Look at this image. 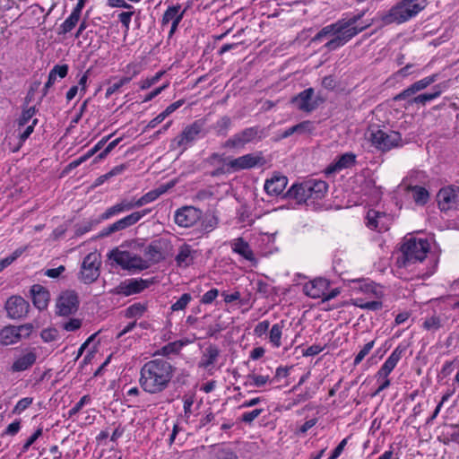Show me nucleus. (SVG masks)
Returning <instances> with one entry per match:
<instances>
[{
  "instance_id": "nucleus-13",
  "label": "nucleus",
  "mask_w": 459,
  "mask_h": 459,
  "mask_svg": "<svg viewBox=\"0 0 459 459\" xmlns=\"http://www.w3.org/2000/svg\"><path fill=\"white\" fill-rule=\"evenodd\" d=\"M202 215V210L192 205H186L176 210L174 221L181 228H190L201 220Z\"/></svg>"
},
{
  "instance_id": "nucleus-12",
  "label": "nucleus",
  "mask_w": 459,
  "mask_h": 459,
  "mask_svg": "<svg viewBox=\"0 0 459 459\" xmlns=\"http://www.w3.org/2000/svg\"><path fill=\"white\" fill-rule=\"evenodd\" d=\"M437 202L442 212L456 210L459 206V186H448L441 188L437 195Z\"/></svg>"
},
{
  "instance_id": "nucleus-20",
  "label": "nucleus",
  "mask_w": 459,
  "mask_h": 459,
  "mask_svg": "<svg viewBox=\"0 0 459 459\" xmlns=\"http://www.w3.org/2000/svg\"><path fill=\"white\" fill-rule=\"evenodd\" d=\"M329 282L323 278H317L306 283L303 287L304 293L312 299H322L327 290Z\"/></svg>"
},
{
  "instance_id": "nucleus-10",
  "label": "nucleus",
  "mask_w": 459,
  "mask_h": 459,
  "mask_svg": "<svg viewBox=\"0 0 459 459\" xmlns=\"http://www.w3.org/2000/svg\"><path fill=\"white\" fill-rule=\"evenodd\" d=\"M79 304V297L74 290L62 291L56 301V314L69 316L78 310Z\"/></svg>"
},
{
  "instance_id": "nucleus-30",
  "label": "nucleus",
  "mask_w": 459,
  "mask_h": 459,
  "mask_svg": "<svg viewBox=\"0 0 459 459\" xmlns=\"http://www.w3.org/2000/svg\"><path fill=\"white\" fill-rule=\"evenodd\" d=\"M68 65H56L49 72L48 81L43 88V95H47L48 91L51 88L56 78L59 77L61 79L65 78L68 74Z\"/></svg>"
},
{
  "instance_id": "nucleus-2",
  "label": "nucleus",
  "mask_w": 459,
  "mask_h": 459,
  "mask_svg": "<svg viewBox=\"0 0 459 459\" xmlns=\"http://www.w3.org/2000/svg\"><path fill=\"white\" fill-rule=\"evenodd\" d=\"M174 367L166 359H155L141 368L139 383L143 390L151 394L166 390L174 376Z\"/></svg>"
},
{
  "instance_id": "nucleus-29",
  "label": "nucleus",
  "mask_w": 459,
  "mask_h": 459,
  "mask_svg": "<svg viewBox=\"0 0 459 459\" xmlns=\"http://www.w3.org/2000/svg\"><path fill=\"white\" fill-rule=\"evenodd\" d=\"M82 10V4L81 3H77L71 14L65 20V22L60 25L59 34H66L70 32L78 23L81 13Z\"/></svg>"
},
{
  "instance_id": "nucleus-4",
  "label": "nucleus",
  "mask_w": 459,
  "mask_h": 459,
  "mask_svg": "<svg viewBox=\"0 0 459 459\" xmlns=\"http://www.w3.org/2000/svg\"><path fill=\"white\" fill-rule=\"evenodd\" d=\"M430 249L427 239L411 238L401 247L402 257L398 259L400 266L408 267L411 264L422 262Z\"/></svg>"
},
{
  "instance_id": "nucleus-1",
  "label": "nucleus",
  "mask_w": 459,
  "mask_h": 459,
  "mask_svg": "<svg viewBox=\"0 0 459 459\" xmlns=\"http://www.w3.org/2000/svg\"><path fill=\"white\" fill-rule=\"evenodd\" d=\"M365 13L366 11H361L351 17L340 19L334 23L323 27L312 38L311 42H320L325 38L332 37V39L325 44L326 49L332 51L344 46L351 39L370 26V23H358Z\"/></svg>"
},
{
  "instance_id": "nucleus-54",
  "label": "nucleus",
  "mask_w": 459,
  "mask_h": 459,
  "mask_svg": "<svg viewBox=\"0 0 459 459\" xmlns=\"http://www.w3.org/2000/svg\"><path fill=\"white\" fill-rule=\"evenodd\" d=\"M184 414L186 418H189L192 414V406L195 401L194 394H186L184 395Z\"/></svg>"
},
{
  "instance_id": "nucleus-23",
  "label": "nucleus",
  "mask_w": 459,
  "mask_h": 459,
  "mask_svg": "<svg viewBox=\"0 0 459 459\" xmlns=\"http://www.w3.org/2000/svg\"><path fill=\"white\" fill-rule=\"evenodd\" d=\"M166 243L163 239H156L152 241L144 249V256L148 263H159L164 259L163 248Z\"/></svg>"
},
{
  "instance_id": "nucleus-47",
  "label": "nucleus",
  "mask_w": 459,
  "mask_h": 459,
  "mask_svg": "<svg viewBox=\"0 0 459 459\" xmlns=\"http://www.w3.org/2000/svg\"><path fill=\"white\" fill-rule=\"evenodd\" d=\"M374 345H375V341H371L363 346V348L359 351V352L356 355V357L354 359V361H353L354 366L359 365L363 360V359L370 352V351L372 350Z\"/></svg>"
},
{
  "instance_id": "nucleus-3",
  "label": "nucleus",
  "mask_w": 459,
  "mask_h": 459,
  "mask_svg": "<svg viewBox=\"0 0 459 459\" xmlns=\"http://www.w3.org/2000/svg\"><path fill=\"white\" fill-rule=\"evenodd\" d=\"M328 190V184L323 180L310 179L301 184L293 185L287 192V196L295 199L299 204L307 200L322 199Z\"/></svg>"
},
{
  "instance_id": "nucleus-53",
  "label": "nucleus",
  "mask_w": 459,
  "mask_h": 459,
  "mask_svg": "<svg viewBox=\"0 0 459 459\" xmlns=\"http://www.w3.org/2000/svg\"><path fill=\"white\" fill-rule=\"evenodd\" d=\"M163 74H164V72L160 71L155 75H153L152 77L146 78L145 80H143L141 82V86H140L141 90L149 89L151 86H152L153 84L158 82Z\"/></svg>"
},
{
  "instance_id": "nucleus-52",
  "label": "nucleus",
  "mask_w": 459,
  "mask_h": 459,
  "mask_svg": "<svg viewBox=\"0 0 459 459\" xmlns=\"http://www.w3.org/2000/svg\"><path fill=\"white\" fill-rule=\"evenodd\" d=\"M82 326V320L79 318H70L67 322L62 325L63 329L67 332H74L80 329Z\"/></svg>"
},
{
  "instance_id": "nucleus-8",
  "label": "nucleus",
  "mask_w": 459,
  "mask_h": 459,
  "mask_svg": "<svg viewBox=\"0 0 459 459\" xmlns=\"http://www.w3.org/2000/svg\"><path fill=\"white\" fill-rule=\"evenodd\" d=\"M406 351V347L403 345H398L391 353V355L386 359L385 363L382 365L380 369L377 372L378 377L384 378V381L382 384L378 386V388L375 391V393L372 394L373 396H376L379 394L383 390L387 388L391 382L388 379L389 374L394 370V368L396 367L397 363L401 359L403 354Z\"/></svg>"
},
{
  "instance_id": "nucleus-34",
  "label": "nucleus",
  "mask_w": 459,
  "mask_h": 459,
  "mask_svg": "<svg viewBox=\"0 0 459 459\" xmlns=\"http://www.w3.org/2000/svg\"><path fill=\"white\" fill-rule=\"evenodd\" d=\"M231 126V118L228 116H222L214 124L212 125L211 129H212L219 136H226Z\"/></svg>"
},
{
  "instance_id": "nucleus-50",
  "label": "nucleus",
  "mask_w": 459,
  "mask_h": 459,
  "mask_svg": "<svg viewBox=\"0 0 459 459\" xmlns=\"http://www.w3.org/2000/svg\"><path fill=\"white\" fill-rule=\"evenodd\" d=\"M214 459H238L237 455L230 449L216 447L213 449Z\"/></svg>"
},
{
  "instance_id": "nucleus-56",
  "label": "nucleus",
  "mask_w": 459,
  "mask_h": 459,
  "mask_svg": "<svg viewBox=\"0 0 459 459\" xmlns=\"http://www.w3.org/2000/svg\"><path fill=\"white\" fill-rule=\"evenodd\" d=\"M91 401V397L90 395L86 394V395H83L78 403H76V404L69 411V416H73V415H75L77 414L81 410L82 408L84 406V404L90 403Z\"/></svg>"
},
{
  "instance_id": "nucleus-35",
  "label": "nucleus",
  "mask_w": 459,
  "mask_h": 459,
  "mask_svg": "<svg viewBox=\"0 0 459 459\" xmlns=\"http://www.w3.org/2000/svg\"><path fill=\"white\" fill-rule=\"evenodd\" d=\"M408 190L411 192L412 198L416 204L418 205H425L429 199V191L420 186H408Z\"/></svg>"
},
{
  "instance_id": "nucleus-46",
  "label": "nucleus",
  "mask_w": 459,
  "mask_h": 459,
  "mask_svg": "<svg viewBox=\"0 0 459 459\" xmlns=\"http://www.w3.org/2000/svg\"><path fill=\"white\" fill-rule=\"evenodd\" d=\"M247 378L252 380L251 383H249L250 385H254L255 387H262L265 385L269 381L270 377L269 376H261V375H255V374H249L247 376ZM246 385H248V383H245Z\"/></svg>"
},
{
  "instance_id": "nucleus-14",
  "label": "nucleus",
  "mask_w": 459,
  "mask_h": 459,
  "mask_svg": "<svg viewBox=\"0 0 459 459\" xmlns=\"http://www.w3.org/2000/svg\"><path fill=\"white\" fill-rule=\"evenodd\" d=\"M4 308L9 318L22 319L29 313L30 304L22 297L14 295L6 300Z\"/></svg>"
},
{
  "instance_id": "nucleus-61",
  "label": "nucleus",
  "mask_w": 459,
  "mask_h": 459,
  "mask_svg": "<svg viewBox=\"0 0 459 459\" xmlns=\"http://www.w3.org/2000/svg\"><path fill=\"white\" fill-rule=\"evenodd\" d=\"M32 403V398L30 397H25L21 399L14 408V412H22L24 410H26L30 404Z\"/></svg>"
},
{
  "instance_id": "nucleus-26",
  "label": "nucleus",
  "mask_w": 459,
  "mask_h": 459,
  "mask_svg": "<svg viewBox=\"0 0 459 459\" xmlns=\"http://www.w3.org/2000/svg\"><path fill=\"white\" fill-rule=\"evenodd\" d=\"M356 162V155L352 152H346L342 154L337 160L333 163L330 164L326 169V174H333L334 172L340 171L343 169H347L354 165Z\"/></svg>"
},
{
  "instance_id": "nucleus-59",
  "label": "nucleus",
  "mask_w": 459,
  "mask_h": 459,
  "mask_svg": "<svg viewBox=\"0 0 459 459\" xmlns=\"http://www.w3.org/2000/svg\"><path fill=\"white\" fill-rule=\"evenodd\" d=\"M218 294L217 289H212L203 295L201 301L204 304H211L217 298Z\"/></svg>"
},
{
  "instance_id": "nucleus-62",
  "label": "nucleus",
  "mask_w": 459,
  "mask_h": 459,
  "mask_svg": "<svg viewBox=\"0 0 459 459\" xmlns=\"http://www.w3.org/2000/svg\"><path fill=\"white\" fill-rule=\"evenodd\" d=\"M65 271V267L64 265H59L58 267L56 268H52V269H47L45 272H44V275L49 277V278H53V279H56L58 278Z\"/></svg>"
},
{
  "instance_id": "nucleus-40",
  "label": "nucleus",
  "mask_w": 459,
  "mask_h": 459,
  "mask_svg": "<svg viewBox=\"0 0 459 459\" xmlns=\"http://www.w3.org/2000/svg\"><path fill=\"white\" fill-rule=\"evenodd\" d=\"M36 108L35 107H30L28 108H23L22 115L20 116L18 119V129L21 130L22 127L27 126L29 122L33 118V117L36 114Z\"/></svg>"
},
{
  "instance_id": "nucleus-31",
  "label": "nucleus",
  "mask_w": 459,
  "mask_h": 459,
  "mask_svg": "<svg viewBox=\"0 0 459 459\" xmlns=\"http://www.w3.org/2000/svg\"><path fill=\"white\" fill-rule=\"evenodd\" d=\"M219 355H220L219 348L212 344L209 345L205 349V351L201 358V360L198 364L199 368H210L217 361Z\"/></svg>"
},
{
  "instance_id": "nucleus-19",
  "label": "nucleus",
  "mask_w": 459,
  "mask_h": 459,
  "mask_svg": "<svg viewBox=\"0 0 459 459\" xmlns=\"http://www.w3.org/2000/svg\"><path fill=\"white\" fill-rule=\"evenodd\" d=\"M150 281L143 279H130L121 282L116 289L117 294L130 296L137 294L145 290Z\"/></svg>"
},
{
  "instance_id": "nucleus-36",
  "label": "nucleus",
  "mask_w": 459,
  "mask_h": 459,
  "mask_svg": "<svg viewBox=\"0 0 459 459\" xmlns=\"http://www.w3.org/2000/svg\"><path fill=\"white\" fill-rule=\"evenodd\" d=\"M200 223V231L203 234H207L214 230L219 223L217 216L212 213H205L202 215Z\"/></svg>"
},
{
  "instance_id": "nucleus-25",
  "label": "nucleus",
  "mask_w": 459,
  "mask_h": 459,
  "mask_svg": "<svg viewBox=\"0 0 459 459\" xmlns=\"http://www.w3.org/2000/svg\"><path fill=\"white\" fill-rule=\"evenodd\" d=\"M151 209H143L142 211L134 212L114 222V229H117V231L124 230L136 224L142 218L151 212Z\"/></svg>"
},
{
  "instance_id": "nucleus-37",
  "label": "nucleus",
  "mask_w": 459,
  "mask_h": 459,
  "mask_svg": "<svg viewBox=\"0 0 459 459\" xmlns=\"http://www.w3.org/2000/svg\"><path fill=\"white\" fill-rule=\"evenodd\" d=\"M166 192L165 188H158L152 191H149L140 198L136 199L138 207H142L147 204H150L153 201H155L157 198L160 197L162 194Z\"/></svg>"
},
{
  "instance_id": "nucleus-57",
  "label": "nucleus",
  "mask_w": 459,
  "mask_h": 459,
  "mask_svg": "<svg viewBox=\"0 0 459 459\" xmlns=\"http://www.w3.org/2000/svg\"><path fill=\"white\" fill-rule=\"evenodd\" d=\"M16 330L18 331L20 340L22 338H28L33 330L32 324H24L19 326H16Z\"/></svg>"
},
{
  "instance_id": "nucleus-16",
  "label": "nucleus",
  "mask_w": 459,
  "mask_h": 459,
  "mask_svg": "<svg viewBox=\"0 0 459 459\" xmlns=\"http://www.w3.org/2000/svg\"><path fill=\"white\" fill-rule=\"evenodd\" d=\"M259 133L260 131L257 126L245 128L228 139L224 143V147L233 149L242 148L246 144L253 142L258 136Z\"/></svg>"
},
{
  "instance_id": "nucleus-64",
  "label": "nucleus",
  "mask_w": 459,
  "mask_h": 459,
  "mask_svg": "<svg viewBox=\"0 0 459 459\" xmlns=\"http://www.w3.org/2000/svg\"><path fill=\"white\" fill-rule=\"evenodd\" d=\"M41 338L46 342H50L56 340V331L55 329H44L40 333Z\"/></svg>"
},
{
  "instance_id": "nucleus-39",
  "label": "nucleus",
  "mask_w": 459,
  "mask_h": 459,
  "mask_svg": "<svg viewBox=\"0 0 459 459\" xmlns=\"http://www.w3.org/2000/svg\"><path fill=\"white\" fill-rule=\"evenodd\" d=\"M146 309V304L141 302L134 303L126 308V316L128 318L140 317L143 315Z\"/></svg>"
},
{
  "instance_id": "nucleus-32",
  "label": "nucleus",
  "mask_w": 459,
  "mask_h": 459,
  "mask_svg": "<svg viewBox=\"0 0 459 459\" xmlns=\"http://www.w3.org/2000/svg\"><path fill=\"white\" fill-rule=\"evenodd\" d=\"M20 337L15 325L4 326L0 331V343L3 345H11L20 342Z\"/></svg>"
},
{
  "instance_id": "nucleus-41",
  "label": "nucleus",
  "mask_w": 459,
  "mask_h": 459,
  "mask_svg": "<svg viewBox=\"0 0 459 459\" xmlns=\"http://www.w3.org/2000/svg\"><path fill=\"white\" fill-rule=\"evenodd\" d=\"M283 322H281V324H274L271 330H270V342L273 344L275 347H280L281 345V331L283 327Z\"/></svg>"
},
{
  "instance_id": "nucleus-27",
  "label": "nucleus",
  "mask_w": 459,
  "mask_h": 459,
  "mask_svg": "<svg viewBox=\"0 0 459 459\" xmlns=\"http://www.w3.org/2000/svg\"><path fill=\"white\" fill-rule=\"evenodd\" d=\"M231 248L234 253L238 254L246 260L254 264L256 263V259L249 244L245 241L244 238H238L234 239L231 243Z\"/></svg>"
},
{
  "instance_id": "nucleus-63",
  "label": "nucleus",
  "mask_w": 459,
  "mask_h": 459,
  "mask_svg": "<svg viewBox=\"0 0 459 459\" xmlns=\"http://www.w3.org/2000/svg\"><path fill=\"white\" fill-rule=\"evenodd\" d=\"M97 223H99V221H88L82 225L77 226L75 234L77 236H82V235L85 234L86 232L90 231L92 229V227Z\"/></svg>"
},
{
  "instance_id": "nucleus-6",
  "label": "nucleus",
  "mask_w": 459,
  "mask_h": 459,
  "mask_svg": "<svg viewBox=\"0 0 459 459\" xmlns=\"http://www.w3.org/2000/svg\"><path fill=\"white\" fill-rule=\"evenodd\" d=\"M204 121L198 119L184 127L182 132L170 142V149L185 152L204 132Z\"/></svg>"
},
{
  "instance_id": "nucleus-11",
  "label": "nucleus",
  "mask_w": 459,
  "mask_h": 459,
  "mask_svg": "<svg viewBox=\"0 0 459 459\" xmlns=\"http://www.w3.org/2000/svg\"><path fill=\"white\" fill-rule=\"evenodd\" d=\"M100 261L95 253L88 254L82 261L80 279L85 284L94 282L100 276Z\"/></svg>"
},
{
  "instance_id": "nucleus-21",
  "label": "nucleus",
  "mask_w": 459,
  "mask_h": 459,
  "mask_svg": "<svg viewBox=\"0 0 459 459\" xmlns=\"http://www.w3.org/2000/svg\"><path fill=\"white\" fill-rule=\"evenodd\" d=\"M33 305L39 309L47 308L50 299V293L44 286L34 284L30 290Z\"/></svg>"
},
{
  "instance_id": "nucleus-43",
  "label": "nucleus",
  "mask_w": 459,
  "mask_h": 459,
  "mask_svg": "<svg viewBox=\"0 0 459 459\" xmlns=\"http://www.w3.org/2000/svg\"><path fill=\"white\" fill-rule=\"evenodd\" d=\"M180 5L169 6L163 13L161 23L167 25L170 21H174L179 16Z\"/></svg>"
},
{
  "instance_id": "nucleus-24",
  "label": "nucleus",
  "mask_w": 459,
  "mask_h": 459,
  "mask_svg": "<svg viewBox=\"0 0 459 459\" xmlns=\"http://www.w3.org/2000/svg\"><path fill=\"white\" fill-rule=\"evenodd\" d=\"M288 184L285 176L276 174L264 183V190L269 195L277 196L281 195Z\"/></svg>"
},
{
  "instance_id": "nucleus-60",
  "label": "nucleus",
  "mask_w": 459,
  "mask_h": 459,
  "mask_svg": "<svg viewBox=\"0 0 459 459\" xmlns=\"http://www.w3.org/2000/svg\"><path fill=\"white\" fill-rule=\"evenodd\" d=\"M42 435V429H38L22 446V452H26L30 446Z\"/></svg>"
},
{
  "instance_id": "nucleus-38",
  "label": "nucleus",
  "mask_w": 459,
  "mask_h": 459,
  "mask_svg": "<svg viewBox=\"0 0 459 459\" xmlns=\"http://www.w3.org/2000/svg\"><path fill=\"white\" fill-rule=\"evenodd\" d=\"M352 304L359 308L377 311L383 307V303L379 300L364 301L362 299H352Z\"/></svg>"
},
{
  "instance_id": "nucleus-55",
  "label": "nucleus",
  "mask_w": 459,
  "mask_h": 459,
  "mask_svg": "<svg viewBox=\"0 0 459 459\" xmlns=\"http://www.w3.org/2000/svg\"><path fill=\"white\" fill-rule=\"evenodd\" d=\"M263 409H255L242 414L241 421L251 424L263 411Z\"/></svg>"
},
{
  "instance_id": "nucleus-22",
  "label": "nucleus",
  "mask_w": 459,
  "mask_h": 459,
  "mask_svg": "<svg viewBox=\"0 0 459 459\" xmlns=\"http://www.w3.org/2000/svg\"><path fill=\"white\" fill-rule=\"evenodd\" d=\"M197 251L188 244H182L178 247V252L175 257L177 266L186 268L194 264Z\"/></svg>"
},
{
  "instance_id": "nucleus-51",
  "label": "nucleus",
  "mask_w": 459,
  "mask_h": 459,
  "mask_svg": "<svg viewBox=\"0 0 459 459\" xmlns=\"http://www.w3.org/2000/svg\"><path fill=\"white\" fill-rule=\"evenodd\" d=\"M37 123H38V119L33 118L30 125H27L23 127L24 128L23 131H22V129L19 130L20 132L18 133V136L22 143L24 142L27 138H29V136L32 134V132L34 130V126H36Z\"/></svg>"
},
{
  "instance_id": "nucleus-44",
  "label": "nucleus",
  "mask_w": 459,
  "mask_h": 459,
  "mask_svg": "<svg viewBox=\"0 0 459 459\" xmlns=\"http://www.w3.org/2000/svg\"><path fill=\"white\" fill-rule=\"evenodd\" d=\"M295 128L298 134H312L316 130L314 122L310 120H305L295 125Z\"/></svg>"
},
{
  "instance_id": "nucleus-9",
  "label": "nucleus",
  "mask_w": 459,
  "mask_h": 459,
  "mask_svg": "<svg viewBox=\"0 0 459 459\" xmlns=\"http://www.w3.org/2000/svg\"><path fill=\"white\" fill-rule=\"evenodd\" d=\"M108 258L115 261L122 268L127 270H144L150 266L148 261L143 259L141 256L133 255L129 251L113 249L109 252Z\"/></svg>"
},
{
  "instance_id": "nucleus-7",
  "label": "nucleus",
  "mask_w": 459,
  "mask_h": 459,
  "mask_svg": "<svg viewBox=\"0 0 459 459\" xmlns=\"http://www.w3.org/2000/svg\"><path fill=\"white\" fill-rule=\"evenodd\" d=\"M372 144L382 152H388L402 145V135L396 131L385 132L381 129L372 130L370 133Z\"/></svg>"
},
{
  "instance_id": "nucleus-48",
  "label": "nucleus",
  "mask_w": 459,
  "mask_h": 459,
  "mask_svg": "<svg viewBox=\"0 0 459 459\" xmlns=\"http://www.w3.org/2000/svg\"><path fill=\"white\" fill-rule=\"evenodd\" d=\"M131 77H123L118 82L112 83L106 90V98L110 97L117 91L122 86L127 84L131 81Z\"/></svg>"
},
{
  "instance_id": "nucleus-33",
  "label": "nucleus",
  "mask_w": 459,
  "mask_h": 459,
  "mask_svg": "<svg viewBox=\"0 0 459 459\" xmlns=\"http://www.w3.org/2000/svg\"><path fill=\"white\" fill-rule=\"evenodd\" d=\"M37 356L34 352L30 351L18 358L13 364L12 369L14 372L24 371L30 368L36 361Z\"/></svg>"
},
{
  "instance_id": "nucleus-18",
  "label": "nucleus",
  "mask_w": 459,
  "mask_h": 459,
  "mask_svg": "<svg viewBox=\"0 0 459 459\" xmlns=\"http://www.w3.org/2000/svg\"><path fill=\"white\" fill-rule=\"evenodd\" d=\"M264 163V160L263 156L248 153L230 160L228 165L233 171H238L262 166Z\"/></svg>"
},
{
  "instance_id": "nucleus-42",
  "label": "nucleus",
  "mask_w": 459,
  "mask_h": 459,
  "mask_svg": "<svg viewBox=\"0 0 459 459\" xmlns=\"http://www.w3.org/2000/svg\"><path fill=\"white\" fill-rule=\"evenodd\" d=\"M379 212L369 210L367 215V226L372 230H382V227H379V219L383 217Z\"/></svg>"
},
{
  "instance_id": "nucleus-45",
  "label": "nucleus",
  "mask_w": 459,
  "mask_h": 459,
  "mask_svg": "<svg viewBox=\"0 0 459 459\" xmlns=\"http://www.w3.org/2000/svg\"><path fill=\"white\" fill-rule=\"evenodd\" d=\"M192 300V296L189 293H184L175 303L171 305L172 311L184 310L189 302Z\"/></svg>"
},
{
  "instance_id": "nucleus-5",
  "label": "nucleus",
  "mask_w": 459,
  "mask_h": 459,
  "mask_svg": "<svg viewBox=\"0 0 459 459\" xmlns=\"http://www.w3.org/2000/svg\"><path fill=\"white\" fill-rule=\"evenodd\" d=\"M417 0H403L392 7L388 13L381 18L384 24L403 23L417 15L421 7L416 3Z\"/></svg>"
},
{
  "instance_id": "nucleus-17",
  "label": "nucleus",
  "mask_w": 459,
  "mask_h": 459,
  "mask_svg": "<svg viewBox=\"0 0 459 459\" xmlns=\"http://www.w3.org/2000/svg\"><path fill=\"white\" fill-rule=\"evenodd\" d=\"M438 79V74H434L432 75L427 76L421 80H419L412 84H411L409 87L404 89L403 91H401L399 94L394 96V100L399 101V100H405L406 99H409L410 97L413 96L417 92L425 90L428 88L430 84L435 82Z\"/></svg>"
},
{
  "instance_id": "nucleus-49",
  "label": "nucleus",
  "mask_w": 459,
  "mask_h": 459,
  "mask_svg": "<svg viewBox=\"0 0 459 459\" xmlns=\"http://www.w3.org/2000/svg\"><path fill=\"white\" fill-rule=\"evenodd\" d=\"M442 326L441 320L438 316H433L427 318L423 323V328L428 331H436Z\"/></svg>"
},
{
  "instance_id": "nucleus-15",
  "label": "nucleus",
  "mask_w": 459,
  "mask_h": 459,
  "mask_svg": "<svg viewBox=\"0 0 459 459\" xmlns=\"http://www.w3.org/2000/svg\"><path fill=\"white\" fill-rule=\"evenodd\" d=\"M314 93L313 88H307L293 97L291 102L301 111L312 112L323 101V99L318 97L313 99Z\"/></svg>"
},
{
  "instance_id": "nucleus-28",
  "label": "nucleus",
  "mask_w": 459,
  "mask_h": 459,
  "mask_svg": "<svg viewBox=\"0 0 459 459\" xmlns=\"http://www.w3.org/2000/svg\"><path fill=\"white\" fill-rule=\"evenodd\" d=\"M442 93V89L440 84H437L433 87L431 92L422 93L418 96H411L409 99H406L408 105H420L425 106L428 102H430L437 98H438Z\"/></svg>"
},
{
  "instance_id": "nucleus-58",
  "label": "nucleus",
  "mask_w": 459,
  "mask_h": 459,
  "mask_svg": "<svg viewBox=\"0 0 459 459\" xmlns=\"http://www.w3.org/2000/svg\"><path fill=\"white\" fill-rule=\"evenodd\" d=\"M121 141V138H117L110 142L106 148L95 158V162L104 159Z\"/></svg>"
}]
</instances>
